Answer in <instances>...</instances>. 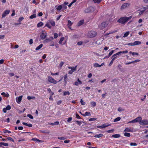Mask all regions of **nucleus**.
<instances>
[{"label": "nucleus", "instance_id": "nucleus-62", "mask_svg": "<svg viewBox=\"0 0 148 148\" xmlns=\"http://www.w3.org/2000/svg\"><path fill=\"white\" fill-rule=\"evenodd\" d=\"M124 110V109H123L122 108H121V107H119V108H118V110L119 111V112H121L123 111Z\"/></svg>", "mask_w": 148, "mask_h": 148}, {"label": "nucleus", "instance_id": "nucleus-55", "mask_svg": "<svg viewBox=\"0 0 148 148\" xmlns=\"http://www.w3.org/2000/svg\"><path fill=\"white\" fill-rule=\"evenodd\" d=\"M11 106L10 105H8L5 108V109L7 110H10L11 109Z\"/></svg>", "mask_w": 148, "mask_h": 148}, {"label": "nucleus", "instance_id": "nucleus-46", "mask_svg": "<svg viewBox=\"0 0 148 148\" xmlns=\"http://www.w3.org/2000/svg\"><path fill=\"white\" fill-rule=\"evenodd\" d=\"M121 119V118L119 117H117L114 119V122H117L118 121L120 120Z\"/></svg>", "mask_w": 148, "mask_h": 148}, {"label": "nucleus", "instance_id": "nucleus-49", "mask_svg": "<svg viewBox=\"0 0 148 148\" xmlns=\"http://www.w3.org/2000/svg\"><path fill=\"white\" fill-rule=\"evenodd\" d=\"M64 62L62 61L61 62L59 65V67L61 68L64 64Z\"/></svg>", "mask_w": 148, "mask_h": 148}, {"label": "nucleus", "instance_id": "nucleus-36", "mask_svg": "<svg viewBox=\"0 0 148 148\" xmlns=\"http://www.w3.org/2000/svg\"><path fill=\"white\" fill-rule=\"evenodd\" d=\"M36 17V14H34L31 16H30L29 17V18L31 19H33L34 18H35Z\"/></svg>", "mask_w": 148, "mask_h": 148}, {"label": "nucleus", "instance_id": "nucleus-23", "mask_svg": "<svg viewBox=\"0 0 148 148\" xmlns=\"http://www.w3.org/2000/svg\"><path fill=\"white\" fill-rule=\"evenodd\" d=\"M103 136V135L102 134H95L94 137L95 138H99L102 137Z\"/></svg>", "mask_w": 148, "mask_h": 148}, {"label": "nucleus", "instance_id": "nucleus-30", "mask_svg": "<svg viewBox=\"0 0 148 148\" xmlns=\"http://www.w3.org/2000/svg\"><path fill=\"white\" fill-rule=\"evenodd\" d=\"M43 45L42 44H40L38 46L36 49V50H38L40 49L42 47Z\"/></svg>", "mask_w": 148, "mask_h": 148}, {"label": "nucleus", "instance_id": "nucleus-60", "mask_svg": "<svg viewBox=\"0 0 148 148\" xmlns=\"http://www.w3.org/2000/svg\"><path fill=\"white\" fill-rule=\"evenodd\" d=\"M76 117L78 119H81L80 116L77 113L76 114Z\"/></svg>", "mask_w": 148, "mask_h": 148}, {"label": "nucleus", "instance_id": "nucleus-58", "mask_svg": "<svg viewBox=\"0 0 148 148\" xmlns=\"http://www.w3.org/2000/svg\"><path fill=\"white\" fill-rule=\"evenodd\" d=\"M117 32V31H113V32H110L108 33H107L106 34V35H108L109 34H113V33H114L116 32Z\"/></svg>", "mask_w": 148, "mask_h": 148}, {"label": "nucleus", "instance_id": "nucleus-3", "mask_svg": "<svg viewBox=\"0 0 148 148\" xmlns=\"http://www.w3.org/2000/svg\"><path fill=\"white\" fill-rule=\"evenodd\" d=\"M95 10L94 8L91 6L85 9L84 10V12L85 13H91L94 12Z\"/></svg>", "mask_w": 148, "mask_h": 148}, {"label": "nucleus", "instance_id": "nucleus-9", "mask_svg": "<svg viewBox=\"0 0 148 148\" xmlns=\"http://www.w3.org/2000/svg\"><path fill=\"white\" fill-rule=\"evenodd\" d=\"M10 11L9 10H6L4 11V12L3 13L2 16V18L5 16L6 15L10 13Z\"/></svg>", "mask_w": 148, "mask_h": 148}, {"label": "nucleus", "instance_id": "nucleus-21", "mask_svg": "<svg viewBox=\"0 0 148 148\" xmlns=\"http://www.w3.org/2000/svg\"><path fill=\"white\" fill-rule=\"evenodd\" d=\"M59 124V121H56L54 123H49V125H58Z\"/></svg>", "mask_w": 148, "mask_h": 148}, {"label": "nucleus", "instance_id": "nucleus-22", "mask_svg": "<svg viewBox=\"0 0 148 148\" xmlns=\"http://www.w3.org/2000/svg\"><path fill=\"white\" fill-rule=\"evenodd\" d=\"M76 66H75V67H69V69H71V70L73 72L75 71L76 70Z\"/></svg>", "mask_w": 148, "mask_h": 148}, {"label": "nucleus", "instance_id": "nucleus-15", "mask_svg": "<svg viewBox=\"0 0 148 148\" xmlns=\"http://www.w3.org/2000/svg\"><path fill=\"white\" fill-rule=\"evenodd\" d=\"M1 95H3L4 97H8L10 96L9 94L8 93H5L4 92H2L1 93Z\"/></svg>", "mask_w": 148, "mask_h": 148}, {"label": "nucleus", "instance_id": "nucleus-18", "mask_svg": "<svg viewBox=\"0 0 148 148\" xmlns=\"http://www.w3.org/2000/svg\"><path fill=\"white\" fill-rule=\"evenodd\" d=\"M128 5V4L127 3H124L123 4L121 7V8L122 9H123L125 8Z\"/></svg>", "mask_w": 148, "mask_h": 148}, {"label": "nucleus", "instance_id": "nucleus-5", "mask_svg": "<svg viewBox=\"0 0 148 148\" xmlns=\"http://www.w3.org/2000/svg\"><path fill=\"white\" fill-rule=\"evenodd\" d=\"M97 35V33L94 31H90L88 34L90 38H93L95 36Z\"/></svg>", "mask_w": 148, "mask_h": 148}, {"label": "nucleus", "instance_id": "nucleus-31", "mask_svg": "<svg viewBox=\"0 0 148 148\" xmlns=\"http://www.w3.org/2000/svg\"><path fill=\"white\" fill-rule=\"evenodd\" d=\"M62 5H59L58 7H57L56 8L57 10H60L62 9Z\"/></svg>", "mask_w": 148, "mask_h": 148}, {"label": "nucleus", "instance_id": "nucleus-10", "mask_svg": "<svg viewBox=\"0 0 148 148\" xmlns=\"http://www.w3.org/2000/svg\"><path fill=\"white\" fill-rule=\"evenodd\" d=\"M110 125H107L106 123L103 124L101 126H97L98 128L100 129H102L105 127H106L108 126H109Z\"/></svg>", "mask_w": 148, "mask_h": 148}, {"label": "nucleus", "instance_id": "nucleus-27", "mask_svg": "<svg viewBox=\"0 0 148 148\" xmlns=\"http://www.w3.org/2000/svg\"><path fill=\"white\" fill-rule=\"evenodd\" d=\"M43 23L42 22H40L39 23H38L37 25V27H41L43 25Z\"/></svg>", "mask_w": 148, "mask_h": 148}, {"label": "nucleus", "instance_id": "nucleus-32", "mask_svg": "<svg viewBox=\"0 0 148 148\" xmlns=\"http://www.w3.org/2000/svg\"><path fill=\"white\" fill-rule=\"evenodd\" d=\"M129 53L130 54H132L133 55H138V53H137L134 52H132L131 51H130L129 52Z\"/></svg>", "mask_w": 148, "mask_h": 148}, {"label": "nucleus", "instance_id": "nucleus-37", "mask_svg": "<svg viewBox=\"0 0 148 148\" xmlns=\"http://www.w3.org/2000/svg\"><path fill=\"white\" fill-rule=\"evenodd\" d=\"M3 131L4 133H10L11 132L10 131L5 129L3 130Z\"/></svg>", "mask_w": 148, "mask_h": 148}, {"label": "nucleus", "instance_id": "nucleus-51", "mask_svg": "<svg viewBox=\"0 0 148 148\" xmlns=\"http://www.w3.org/2000/svg\"><path fill=\"white\" fill-rule=\"evenodd\" d=\"M24 19V18L23 17H21L19 18V19L18 20V22L19 23H20L21 21L23 20Z\"/></svg>", "mask_w": 148, "mask_h": 148}, {"label": "nucleus", "instance_id": "nucleus-57", "mask_svg": "<svg viewBox=\"0 0 148 148\" xmlns=\"http://www.w3.org/2000/svg\"><path fill=\"white\" fill-rule=\"evenodd\" d=\"M114 50H112L108 54L109 56H110L114 53Z\"/></svg>", "mask_w": 148, "mask_h": 148}, {"label": "nucleus", "instance_id": "nucleus-14", "mask_svg": "<svg viewBox=\"0 0 148 148\" xmlns=\"http://www.w3.org/2000/svg\"><path fill=\"white\" fill-rule=\"evenodd\" d=\"M32 140L33 141H36V142H38L39 143H42L43 141L39 140L36 138H34L32 139Z\"/></svg>", "mask_w": 148, "mask_h": 148}, {"label": "nucleus", "instance_id": "nucleus-59", "mask_svg": "<svg viewBox=\"0 0 148 148\" xmlns=\"http://www.w3.org/2000/svg\"><path fill=\"white\" fill-rule=\"evenodd\" d=\"M129 123H136V120L135 119L132 121H130L129 122Z\"/></svg>", "mask_w": 148, "mask_h": 148}, {"label": "nucleus", "instance_id": "nucleus-39", "mask_svg": "<svg viewBox=\"0 0 148 148\" xmlns=\"http://www.w3.org/2000/svg\"><path fill=\"white\" fill-rule=\"evenodd\" d=\"M64 37H62L60 38V40L59 42V44H62V42L64 40Z\"/></svg>", "mask_w": 148, "mask_h": 148}, {"label": "nucleus", "instance_id": "nucleus-2", "mask_svg": "<svg viewBox=\"0 0 148 148\" xmlns=\"http://www.w3.org/2000/svg\"><path fill=\"white\" fill-rule=\"evenodd\" d=\"M128 52V51L127 50H125L122 51H121L113 55L112 57V60L109 63V66H110L113 64V62L114 61L115 59L117 57L116 56L120 54H121V53H127Z\"/></svg>", "mask_w": 148, "mask_h": 148}, {"label": "nucleus", "instance_id": "nucleus-6", "mask_svg": "<svg viewBox=\"0 0 148 148\" xmlns=\"http://www.w3.org/2000/svg\"><path fill=\"white\" fill-rule=\"evenodd\" d=\"M48 82L50 83L54 84H56L57 82L56 80L52 78L51 76H48Z\"/></svg>", "mask_w": 148, "mask_h": 148}, {"label": "nucleus", "instance_id": "nucleus-33", "mask_svg": "<svg viewBox=\"0 0 148 148\" xmlns=\"http://www.w3.org/2000/svg\"><path fill=\"white\" fill-rule=\"evenodd\" d=\"M102 0H93V1L95 3H99Z\"/></svg>", "mask_w": 148, "mask_h": 148}, {"label": "nucleus", "instance_id": "nucleus-12", "mask_svg": "<svg viewBox=\"0 0 148 148\" xmlns=\"http://www.w3.org/2000/svg\"><path fill=\"white\" fill-rule=\"evenodd\" d=\"M82 82L79 79V78L77 79V81L75 82L73 84L75 85L76 86H77L79 84H82Z\"/></svg>", "mask_w": 148, "mask_h": 148}, {"label": "nucleus", "instance_id": "nucleus-47", "mask_svg": "<svg viewBox=\"0 0 148 148\" xmlns=\"http://www.w3.org/2000/svg\"><path fill=\"white\" fill-rule=\"evenodd\" d=\"M70 94V92L69 91H64V92L63 94L64 95H69Z\"/></svg>", "mask_w": 148, "mask_h": 148}, {"label": "nucleus", "instance_id": "nucleus-13", "mask_svg": "<svg viewBox=\"0 0 148 148\" xmlns=\"http://www.w3.org/2000/svg\"><path fill=\"white\" fill-rule=\"evenodd\" d=\"M104 64L103 63H102L101 65L97 63H95L94 64V67H101Z\"/></svg>", "mask_w": 148, "mask_h": 148}, {"label": "nucleus", "instance_id": "nucleus-64", "mask_svg": "<svg viewBox=\"0 0 148 148\" xmlns=\"http://www.w3.org/2000/svg\"><path fill=\"white\" fill-rule=\"evenodd\" d=\"M72 119V117H69L68 119L67 120V121L68 122H70L71 121Z\"/></svg>", "mask_w": 148, "mask_h": 148}, {"label": "nucleus", "instance_id": "nucleus-29", "mask_svg": "<svg viewBox=\"0 0 148 148\" xmlns=\"http://www.w3.org/2000/svg\"><path fill=\"white\" fill-rule=\"evenodd\" d=\"M64 82H65V83H66V81H67L68 79V75L67 74H66L64 76Z\"/></svg>", "mask_w": 148, "mask_h": 148}, {"label": "nucleus", "instance_id": "nucleus-61", "mask_svg": "<svg viewBox=\"0 0 148 148\" xmlns=\"http://www.w3.org/2000/svg\"><path fill=\"white\" fill-rule=\"evenodd\" d=\"M58 37V34L57 33H55L54 34V38H56Z\"/></svg>", "mask_w": 148, "mask_h": 148}, {"label": "nucleus", "instance_id": "nucleus-45", "mask_svg": "<svg viewBox=\"0 0 148 148\" xmlns=\"http://www.w3.org/2000/svg\"><path fill=\"white\" fill-rule=\"evenodd\" d=\"M7 139L8 140H10L13 142H14V139L11 137H8L7 138Z\"/></svg>", "mask_w": 148, "mask_h": 148}, {"label": "nucleus", "instance_id": "nucleus-56", "mask_svg": "<svg viewBox=\"0 0 148 148\" xmlns=\"http://www.w3.org/2000/svg\"><path fill=\"white\" fill-rule=\"evenodd\" d=\"M58 138L60 140H64L66 139V138L65 137H58Z\"/></svg>", "mask_w": 148, "mask_h": 148}, {"label": "nucleus", "instance_id": "nucleus-16", "mask_svg": "<svg viewBox=\"0 0 148 148\" xmlns=\"http://www.w3.org/2000/svg\"><path fill=\"white\" fill-rule=\"evenodd\" d=\"M124 131L132 132L133 131V130L132 129H131L129 127H126Z\"/></svg>", "mask_w": 148, "mask_h": 148}, {"label": "nucleus", "instance_id": "nucleus-41", "mask_svg": "<svg viewBox=\"0 0 148 148\" xmlns=\"http://www.w3.org/2000/svg\"><path fill=\"white\" fill-rule=\"evenodd\" d=\"M129 34H130V32H126L124 34L123 36V37L124 38L126 37L127 36H128V35Z\"/></svg>", "mask_w": 148, "mask_h": 148}, {"label": "nucleus", "instance_id": "nucleus-7", "mask_svg": "<svg viewBox=\"0 0 148 148\" xmlns=\"http://www.w3.org/2000/svg\"><path fill=\"white\" fill-rule=\"evenodd\" d=\"M140 124L142 125H148V120H141V121L140 122Z\"/></svg>", "mask_w": 148, "mask_h": 148}, {"label": "nucleus", "instance_id": "nucleus-38", "mask_svg": "<svg viewBox=\"0 0 148 148\" xmlns=\"http://www.w3.org/2000/svg\"><path fill=\"white\" fill-rule=\"evenodd\" d=\"M3 145L5 146H8V143H4L3 142L0 143V145Z\"/></svg>", "mask_w": 148, "mask_h": 148}, {"label": "nucleus", "instance_id": "nucleus-42", "mask_svg": "<svg viewBox=\"0 0 148 148\" xmlns=\"http://www.w3.org/2000/svg\"><path fill=\"white\" fill-rule=\"evenodd\" d=\"M75 122H76L78 125L80 126L81 125V124H82V121H75Z\"/></svg>", "mask_w": 148, "mask_h": 148}, {"label": "nucleus", "instance_id": "nucleus-44", "mask_svg": "<svg viewBox=\"0 0 148 148\" xmlns=\"http://www.w3.org/2000/svg\"><path fill=\"white\" fill-rule=\"evenodd\" d=\"M90 104L93 107H94L96 106V103L94 101H92L91 102Z\"/></svg>", "mask_w": 148, "mask_h": 148}, {"label": "nucleus", "instance_id": "nucleus-54", "mask_svg": "<svg viewBox=\"0 0 148 148\" xmlns=\"http://www.w3.org/2000/svg\"><path fill=\"white\" fill-rule=\"evenodd\" d=\"M80 102L82 105H85V102L83 101L82 99H81Z\"/></svg>", "mask_w": 148, "mask_h": 148}, {"label": "nucleus", "instance_id": "nucleus-40", "mask_svg": "<svg viewBox=\"0 0 148 148\" xmlns=\"http://www.w3.org/2000/svg\"><path fill=\"white\" fill-rule=\"evenodd\" d=\"M124 135L125 136L130 137V133L125 132L124 134Z\"/></svg>", "mask_w": 148, "mask_h": 148}, {"label": "nucleus", "instance_id": "nucleus-17", "mask_svg": "<svg viewBox=\"0 0 148 148\" xmlns=\"http://www.w3.org/2000/svg\"><path fill=\"white\" fill-rule=\"evenodd\" d=\"M82 115L84 116H91V113L90 112H86L84 114H82Z\"/></svg>", "mask_w": 148, "mask_h": 148}, {"label": "nucleus", "instance_id": "nucleus-20", "mask_svg": "<svg viewBox=\"0 0 148 148\" xmlns=\"http://www.w3.org/2000/svg\"><path fill=\"white\" fill-rule=\"evenodd\" d=\"M84 23V20H82L79 21L78 23V26H81Z\"/></svg>", "mask_w": 148, "mask_h": 148}, {"label": "nucleus", "instance_id": "nucleus-8", "mask_svg": "<svg viewBox=\"0 0 148 148\" xmlns=\"http://www.w3.org/2000/svg\"><path fill=\"white\" fill-rule=\"evenodd\" d=\"M47 36L46 32L45 31H42V34L40 35V37L42 40L45 39Z\"/></svg>", "mask_w": 148, "mask_h": 148}, {"label": "nucleus", "instance_id": "nucleus-53", "mask_svg": "<svg viewBox=\"0 0 148 148\" xmlns=\"http://www.w3.org/2000/svg\"><path fill=\"white\" fill-rule=\"evenodd\" d=\"M27 116L29 118H30L31 119H33L34 118L32 115L30 114H28L27 115Z\"/></svg>", "mask_w": 148, "mask_h": 148}, {"label": "nucleus", "instance_id": "nucleus-19", "mask_svg": "<svg viewBox=\"0 0 148 148\" xmlns=\"http://www.w3.org/2000/svg\"><path fill=\"white\" fill-rule=\"evenodd\" d=\"M136 121V122H139V124H140V122L141 121L142 119V118L140 116L138 117L135 118Z\"/></svg>", "mask_w": 148, "mask_h": 148}, {"label": "nucleus", "instance_id": "nucleus-26", "mask_svg": "<svg viewBox=\"0 0 148 148\" xmlns=\"http://www.w3.org/2000/svg\"><path fill=\"white\" fill-rule=\"evenodd\" d=\"M141 42L140 41H135L134 43H133V45L134 46V45H139L141 44Z\"/></svg>", "mask_w": 148, "mask_h": 148}, {"label": "nucleus", "instance_id": "nucleus-1", "mask_svg": "<svg viewBox=\"0 0 148 148\" xmlns=\"http://www.w3.org/2000/svg\"><path fill=\"white\" fill-rule=\"evenodd\" d=\"M132 18L131 16L129 17L123 16L121 17L117 20V22L120 24L124 25L126 22L130 19Z\"/></svg>", "mask_w": 148, "mask_h": 148}, {"label": "nucleus", "instance_id": "nucleus-24", "mask_svg": "<svg viewBox=\"0 0 148 148\" xmlns=\"http://www.w3.org/2000/svg\"><path fill=\"white\" fill-rule=\"evenodd\" d=\"M73 23L71 22V21L69 20H68V21L67 25L69 28H71V26L72 25Z\"/></svg>", "mask_w": 148, "mask_h": 148}, {"label": "nucleus", "instance_id": "nucleus-34", "mask_svg": "<svg viewBox=\"0 0 148 148\" xmlns=\"http://www.w3.org/2000/svg\"><path fill=\"white\" fill-rule=\"evenodd\" d=\"M50 24H51V25L52 26H54L55 25V23L54 21H53L52 20H51L50 21Z\"/></svg>", "mask_w": 148, "mask_h": 148}, {"label": "nucleus", "instance_id": "nucleus-25", "mask_svg": "<svg viewBox=\"0 0 148 148\" xmlns=\"http://www.w3.org/2000/svg\"><path fill=\"white\" fill-rule=\"evenodd\" d=\"M22 124L24 125H25L27 126H28L29 127H31L32 126V125L31 124H28L25 122H23Z\"/></svg>", "mask_w": 148, "mask_h": 148}, {"label": "nucleus", "instance_id": "nucleus-11", "mask_svg": "<svg viewBox=\"0 0 148 148\" xmlns=\"http://www.w3.org/2000/svg\"><path fill=\"white\" fill-rule=\"evenodd\" d=\"M23 97L22 96H21L18 97H17L16 98V100L17 102L18 103H19L21 101L22 98Z\"/></svg>", "mask_w": 148, "mask_h": 148}, {"label": "nucleus", "instance_id": "nucleus-48", "mask_svg": "<svg viewBox=\"0 0 148 148\" xmlns=\"http://www.w3.org/2000/svg\"><path fill=\"white\" fill-rule=\"evenodd\" d=\"M45 27H48L49 29H51V26L50 25L49 23H47L45 24Z\"/></svg>", "mask_w": 148, "mask_h": 148}, {"label": "nucleus", "instance_id": "nucleus-35", "mask_svg": "<svg viewBox=\"0 0 148 148\" xmlns=\"http://www.w3.org/2000/svg\"><path fill=\"white\" fill-rule=\"evenodd\" d=\"M27 99L28 100H30L31 99H35V97L34 96H28L27 97Z\"/></svg>", "mask_w": 148, "mask_h": 148}, {"label": "nucleus", "instance_id": "nucleus-63", "mask_svg": "<svg viewBox=\"0 0 148 148\" xmlns=\"http://www.w3.org/2000/svg\"><path fill=\"white\" fill-rule=\"evenodd\" d=\"M130 145L131 146H136L137 144L135 143H130Z\"/></svg>", "mask_w": 148, "mask_h": 148}, {"label": "nucleus", "instance_id": "nucleus-43", "mask_svg": "<svg viewBox=\"0 0 148 148\" xmlns=\"http://www.w3.org/2000/svg\"><path fill=\"white\" fill-rule=\"evenodd\" d=\"M42 133L45 134H49L50 133V131L49 130H43L41 131Z\"/></svg>", "mask_w": 148, "mask_h": 148}, {"label": "nucleus", "instance_id": "nucleus-50", "mask_svg": "<svg viewBox=\"0 0 148 148\" xmlns=\"http://www.w3.org/2000/svg\"><path fill=\"white\" fill-rule=\"evenodd\" d=\"M97 119V118H94L89 119L88 120L89 121H95Z\"/></svg>", "mask_w": 148, "mask_h": 148}, {"label": "nucleus", "instance_id": "nucleus-28", "mask_svg": "<svg viewBox=\"0 0 148 148\" xmlns=\"http://www.w3.org/2000/svg\"><path fill=\"white\" fill-rule=\"evenodd\" d=\"M120 135L119 134H115L112 135V137L114 138H118L120 137Z\"/></svg>", "mask_w": 148, "mask_h": 148}, {"label": "nucleus", "instance_id": "nucleus-52", "mask_svg": "<svg viewBox=\"0 0 148 148\" xmlns=\"http://www.w3.org/2000/svg\"><path fill=\"white\" fill-rule=\"evenodd\" d=\"M148 8V7L147 6H146L145 7L142 8L141 9L143 11H145Z\"/></svg>", "mask_w": 148, "mask_h": 148}, {"label": "nucleus", "instance_id": "nucleus-4", "mask_svg": "<svg viewBox=\"0 0 148 148\" xmlns=\"http://www.w3.org/2000/svg\"><path fill=\"white\" fill-rule=\"evenodd\" d=\"M108 25L106 22H104L99 25V28L101 30H103Z\"/></svg>", "mask_w": 148, "mask_h": 148}]
</instances>
